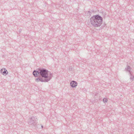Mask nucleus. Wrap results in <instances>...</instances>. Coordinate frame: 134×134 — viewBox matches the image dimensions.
Segmentation results:
<instances>
[{"label": "nucleus", "instance_id": "1", "mask_svg": "<svg viewBox=\"0 0 134 134\" xmlns=\"http://www.w3.org/2000/svg\"><path fill=\"white\" fill-rule=\"evenodd\" d=\"M91 24L94 27H99L102 24L103 19L101 16L98 15H96L91 17L90 19Z\"/></svg>", "mask_w": 134, "mask_h": 134}, {"label": "nucleus", "instance_id": "2", "mask_svg": "<svg viewBox=\"0 0 134 134\" xmlns=\"http://www.w3.org/2000/svg\"><path fill=\"white\" fill-rule=\"evenodd\" d=\"M39 74L42 77L45 79H48L49 77H51L50 80L53 77L52 74L50 71L46 69L43 68H38Z\"/></svg>", "mask_w": 134, "mask_h": 134}, {"label": "nucleus", "instance_id": "3", "mask_svg": "<svg viewBox=\"0 0 134 134\" xmlns=\"http://www.w3.org/2000/svg\"><path fill=\"white\" fill-rule=\"evenodd\" d=\"M37 118L36 116H32L28 119V123L30 125L35 126L37 124Z\"/></svg>", "mask_w": 134, "mask_h": 134}, {"label": "nucleus", "instance_id": "4", "mask_svg": "<svg viewBox=\"0 0 134 134\" xmlns=\"http://www.w3.org/2000/svg\"><path fill=\"white\" fill-rule=\"evenodd\" d=\"M43 77H42L41 76H39L37 78L35 79V81L37 82H48L50 81V79L51 77H49V79H43Z\"/></svg>", "mask_w": 134, "mask_h": 134}, {"label": "nucleus", "instance_id": "5", "mask_svg": "<svg viewBox=\"0 0 134 134\" xmlns=\"http://www.w3.org/2000/svg\"><path fill=\"white\" fill-rule=\"evenodd\" d=\"M131 69L130 67V66L127 65V68H125V70L126 71H128L129 74H130V75L131 76L130 77V79L132 80V81L134 79V76L133 75H132L131 72L130 70Z\"/></svg>", "mask_w": 134, "mask_h": 134}, {"label": "nucleus", "instance_id": "6", "mask_svg": "<svg viewBox=\"0 0 134 134\" xmlns=\"http://www.w3.org/2000/svg\"><path fill=\"white\" fill-rule=\"evenodd\" d=\"M1 72L2 74L4 76L6 75L8 73L6 69L4 68L1 69Z\"/></svg>", "mask_w": 134, "mask_h": 134}, {"label": "nucleus", "instance_id": "7", "mask_svg": "<svg viewBox=\"0 0 134 134\" xmlns=\"http://www.w3.org/2000/svg\"><path fill=\"white\" fill-rule=\"evenodd\" d=\"M71 86L72 88L75 87L77 85V83L74 81H71L70 83Z\"/></svg>", "mask_w": 134, "mask_h": 134}, {"label": "nucleus", "instance_id": "8", "mask_svg": "<svg viewBox=\"0 0 134 134\" xmlns=\"http://www.w3.org/2000/svg\"><path fill=\"white\" fill-rule=\"evenodd\" d=\"M33 74L35 77H37L38 76L39 74L38 68L37 70H34L33 72Z\"/></svg>", "mask_w": 134, "mask_h": 134}, {"label": "nucleus", "instance_id": "9", "mask_svg": "<svg viewBox=\"0 0 134 134\" xmlns=\"http://www.w3.org/2000/svg\"><path fill=\"white\" fill-rule=\"evenodd\" d=\"M88 13H89V14L90 15H91V14H92V13L94 12V11H88Z\"/></svg>", "mask_w": 134, "mask_h": 134}, {"label": "nucleus", "instance_id": "10", "mask_svg": "<svg viewBox=\"0 0 134 134\" xmlns=\"http://www.w3.org/2000/svg\"><path fill=\"white\" fill-rule=\"evenodd\" d=\"M103 101L104 103L105 102H107V99L105 98H104L103 99Z\"/></svg>", "mask_w": 134, "mask_h": 134}, {"label": "nucleus", "instance_id": "11", "mask_svg": "<svg viewBox=\"0 0 134 134\" xmlns=\"http://www.w3.org/2000/svg\"><path fill=\"white\" fill-rule=\"evenodd\" d=\"M21 29H20L19 31V32H21Z\"/></svg>", "mask_w": 134, "mask_h": 134}, {"label": "nucleus", "instance_id": "12", "mask_svg": "<svg viewBox=\"0 0 134 134\" xmlns=\"http://www.w3.org/2000/svg\"><path fill=\"white\" fill-rule=\"evenodd\" d=\"M41 127H42V128H43V126L42 125V126H41Z\"/></svg>", "mask_w": 134, "mask_h": 134}, {"label": "nucleus", "instance_id": "13", "mask_svg": "<svg viewBox=\"0 0 134 134\" xmlns=\"http://www.w3.org/2000/svg\"><path fill=\"white\" fill-rule=\"evenodd\" d=\"M105 24H104V25H103V27H104L105 26Z\"/></svg>", "mask_w": 134, "mask_h": 134}]
</instances>
